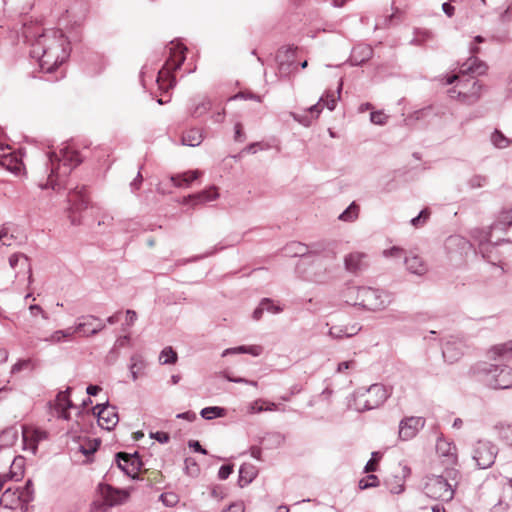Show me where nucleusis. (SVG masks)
Masks as SVG:
<instances>
[{
	"label": "nucleus",
	"instance_id": "nucleus-1",
	"mask_svg": "<svg viewBox=\"0 0 512 512\" xmlns=\"http://www.w3.org/2000/svg\"><path fill=\"white\" fill-rule=\"evenodd\" d=\"M22 33L31 43V57L38 60L45 73H53L70 55V43L60 29L43 30L23 22Z\"/></svg>",
	"mask_w": 512,
	"mask_h": 512
},
{
	"label": "nucleus",
	"instance_id": "nucleus-2",
	"mask_svg": "<svg viewBox=\"0 0 512 512\" xmlns=\"http://www.w3.org/2000/svg\"><path fill=\"white\" fill-rule=\"evenodd\" d=\"M308 258L300 260L297 269L305 274V278L315 283L328 281L336 267V253L323 244H314Z\"/></svg>",
	"mask_w": 512,
	"mask_h": 512
},
{
	"label": "nucleus",
	"instance_id": "nucleus-3",
	"mask_svg": "<svg viewBox=\"0 0 512 512\" xmlns=\"http://www.w3.org/2000/svg\"><path fill=\"white\" fill-rule=\"evenodd\" d=\"M83 162V158L78 151L70 146H64L59 153L49 152L47 154V170H49L48 179L45 183H40L41 189L51 187L53 190L60 188L64 180L70 175L72 170Z\"/></svg>",
	"mask_w": 512,
	"mask_h": 512
},
{
	"label": "nucleus",
	"instance_id": "nucleus-4",
	"mask_svg": "<svg viewBox=\"0 0 512 512\" xmlns=\"http://www.w3.org/2000/svg\"><path fill=\"white\" fill-rule=\"evenodd\" d=\"M187 48L181 43L171 41L165 48V52L169 54L162 68L158 71L156 83L160 90L167 93L176 85L174 72L178 70L186 59Z\"/></svg>",
	"mask_w": 512,
	"mask_h": 512
},
{
	"label": "nucleus",
	"instance_id": "nucleus-5",
	"mask_svg": "<svg viewBox=\"0 0 512 512\" xmlns=\"http://www.w3.org/2000/svg\"><path fill=\"white\" fill-rule=\"evenodd\" d=\"M350 293L355 294V303L358 304L359 307L369 311L384 309L392 301L391 294L372 287L353 286L350 289Z\"/></svg>",
	"mask_w": 512,
	"mask_h": 512
},
{
	"label": "nucleus",
	"instance_id": "nucleus-6",
	"mask_svg": "<svg viewBox=\"0 0 512 512\" xmlns=\"http://www.w3.org/2000/svg\"><path fill=\"white\" fill-rule=\"evenodd\" d=\"M475 370L483 375L487 384L494 389L512 387V368L508 365L482 362L476 365Z\"/></svg>",
	"mask_w": 512,
	"mask_h": 512
},
{
	"label": "nucleus",
	"instance_id": "nucleus-7",
	"mask_svg": "<svg viewBox=\"0 0 512 512\" xmlns=\"http://www.w3.org/2000/svg\"><path fill=\"white\" fill-rule=\"evenodd\" d=\"M389 397L387 388L380 383L372 384L367 389L360 388L355 393L354 409L365 412L380 407Z\"/></svg>",
	"mask_w": 512,
	"mask_h": 512
},
{
	"label": "nucleus",
	"instance_id": "nucleus-8",
	"mask_svg": "<svg viewBox=\"0 0 512 512\" xmlns=\"http://www.w3.org/2000/svg\"><path fill=\"white\" fill-rule=\"evenodd\" d=\"M134 488H116L112 485L100 483L98 492L100 499L93 502L94 509L100 512H107L116 505L125 503L130 497Z\"/></svg>",
	"mask_w": 512,
	"mask_h": 512
},
{
	"label": "nucleus",
	"instance_id": "nucleus-9",
	"mask_svg": "<svg viewBox=\"0 0 512 512\" xmlns=\"http://www.w3.org/2000/svg\"><path fill=\"white\" fill-rule=\"evenodd\" d=\"M453 470L446 471L445 475H432L427 478L424 486L425 494L435 500L450 501L454 497L453 484L448 481V476Z\"/></svg>",
	"mask_w": 512,
	"mask_h": 512
},
{
	"label": "nucleus",
	"instance_id": "nucleus-10",
	"mask_svg": "<svg viewBox=\"0 0 512 512\" xmlns=\"http://www.w3.org/2000/svg\"><path fill=\"white\" fill-rule=\"evenodd\" d=\"M457 100L465 105H473L479 101L483 85L472 76L466 80H459L457 83Z\"/></svg>",
	"mask_w": 512,
	"mask_h": 512
},
{
	"label": "nucleus",
	"instance_id": "nucleus-11",
	"mask_svg": "<svg viewBox=\"0 0 512 512\" xmlns=\"http://www.w3.org/2000/svg\"><path fill=\"white\" fill-rule=\"evenodd\" d=\"M497 447L490 441L479 440L473 448V459L480 469L491 467L497 455Z\"/></svg>",
	"mask_w": 512,
	"mask_h": 512
},
{
	"label": "nucleus",
	"instance_id": "nucleus-12",
	"mask_svg": "<svg viewBox=\"0 0 512 512\" xmlns=\"http://www.w3.org/2000/svg\"><path fill=\"white\" fill-rule=\"evenodd\" d=\"M115 461L118 468L123 471L131 479H139L138 472L143 466V462L138 452L128 454L126 452H118L115 454Z\"/></svg>",
	"mask_w": 512,
	"mask_h": 512
},
{
	"label": "nucleus",
	"instance_id": "nucleus-13",
	"mask_svg": "<svg viewBox=\"0 0 512 512\" xmlns=\"http://www.w3.org/2000/svg\"><path fill=\"white\" fill-rule=\"evenodd\" d=\"M473 237L478 241V252L484 259L489 262H493L495 257L493 256V250L499 244H496V240L493 241L494 232L492 229L489 230H476Z\"/></svg>",
	"mask_w": 512,
	"mask_h": 512
},
{
	"label": "nucleus",
	"instance_id": "nucleus-14",
	"mask_svg": "<svg viewBox=\"0 0 512 512\" xmlns=\"http://www.w3.org/2000/svg\"><path fill=\"white\" fill-rule=\"evenodd\" d=\"M72 387H67L64 391H59L54 401L49 402L50 408L54 409L58 418L63 420L70 419L69 409L75 408L74 403L70 399Z\"/></svg>",
	"mask_w": 512,
	"mask_h": 512
},
{
	"label": "nucleus",
	"instance_id": "nucleus-15",
	"mask_svg": "<svg viewBox=\"0 0 512 512\" xmlns=\"http://www.w3.org/2000/svg\"><path fill=\"white\" fill-rule=\"evenodd\" d=\"M465 343L462 338L449 336L442 346V355L446 362L452 364L458 361L465 350Z\"/></svg>",
	"mask_w": 512,
	"mask_h": 512
},
{
	"label": "nucleus",
	"instance_id": "nucleus-16",
	"mask_svg": "<svg viewBox=\"0 0 512 512\" xmlns=\"http://www.w3.org/2000/svg\"><path fill=\"white\" fill-rule=\"evenodd\" d=\"M342 90V83H339L336 94L333 91H326L318 100V102L310 106L307 110L310 116L314 119L318 118L323 107H327L330 111H333L336 107L337 100L340 99V93Z\"/></svg>",
	"mask_w": 512,
	"mask_h": 512
},
{
	"label": "nucleus",
	"instance_id": "nucleus-17",
	"mask_svg": "<svg viewBox=\"0 0 512 512\" xmlns=\"http://www.w3.org/2000/svg\"><path fill=\"white\" fill-rule=\"evenodd\" d=\"M0 506L6 509L15 510L20 508L23 512L27 510V504L20 493V487L9 486L5 488L0 498Z\"/></svg>",
	"mask_w": 512,
	"mask_h": 512
},
{
	"label": "nucleus",
	"instance_id": "nucleus-18",
	"mask_svg": "<svg viewBox=\"0 0 512 512\" xmlns=\"http://www.w3.org/2000/svg\"><path fill=\"white\" fill-rule=\"evenodd\" d=\"M425 422L423 417L410 416L403 418L399 423V438L403 441L414 438L424 427Z\"/></svg>",
	"mask_w": 512,
	"mask_h": 512
},
{
	"label": "nucleus",
	"instance_id": "nucleus-19",
	"mask_svg": "<svg viewBox=\"0 0 512 512\" xmlns=\"http://www.w3.org/2000/svg\"><path fill=\"white\" fill-rule=\"evenodd\" d=\"M490 228L494 234L501 232L503 237H496V244L512 243V210L503 213L498 221L493 223Z\"/></svg>",
	"mask_w": 512,
	"mask_h": 512
},
{
	"label": "nucleus",
	"instance_id": "nucleus-20",
	"mask_svg": "<svg viewBox=\"0 0 512 512\" xmlns=\"http://www.w3.org/2000/svg\"><path fill=\"white\" fill-rule=\"evenodd\" d=\"M480 48L477 46H471L470 52L473 54L460 69V74L462 76L466 75H483L486 73L488 66L485 62L478 59L475 55L478 54Z\"/></svg>",
	"mask_w": 512,
	"mask_h": 512
},
{
	"label": "nucleus",
	"instance_id": "nucleus-21",
	"mask_svg": "<svg viewBox=\"0 0 512 512\" xmlns=\"http://www.w3.org/2000/svg\"><path fill=\"white\" fill-rule=\"evenodd\" d=\"M219 198L218 188L215 185H211L208 188H205L199 192L189 194L183 197V204L198 205L205 204L211 201H214Z\"/></svg>",
	"mask_w": 512,
	"mask_h": 512
},
{
	"label": "nucleus",
	"instance_id": "nucleus-22",
	"mask_svg": "<svg viewBox=\"0 0 512 512\" xmlns=\"http://www.w3.org/2000/svg\"><path fill=\"white\" fill-rule=\"evenodd\" d=\"M47 436V432L40 429H34L31 431L23 429L22 440L24 450H31L32 453L35 454L37 452L39 442L47 439Z\"/></svg>",
	"mask_w": 512,
	"mask_h": 512
},
{
	"label": "nucleus",
	"instance_id": "nucleus-23",
	"mask_svg": "<svg viewBox=\"0 0 512 512\" xmlns=\"http://www.w3.org/2000/svg\"><path fill=\"white\" fill-rule=\"evenodd\" d=\"M490 360L508 362L512 359V340L493 346L487 353Z\"/></svg>",
	"mask_w": 512,
	"mask_h": 512
},
{
	"label": "nucleus",
	"instance_id": "nucleus-24",
	"mask_svg": "<svg viewBox=\"0 0 512 512\" xmlns=\"http://www.w3.org/2000/svg\"><path fill=\"white\" fill-rule=\"evenodd\" d=\"M367 258V255L365 253L361 252H352L345 256L344 258V265L345 269L350 273H358L366 268L367 263L365 262V259Z\"/></svg>",
	"mask_w": 512,
	"mask_h": 512
},
{
	"label": "nucleus",
	"instance_id": "nucleus-25",
	"mask_svg": "<svg viewBox=\"0 0 512 512\" xmlns=\"http://www.w3.org/2000/svg\"><path fill=\"white\" fill-rule=\"evenodd\" d=\"M68 200L71 204L70 209L74 211H80L88 207V197L86 194L85 187H76L69 192Z\"/></svg>",
	"mask_w": 512,
	"mask_h": 512
},
{
	"label": "nucleus",
	"instance_id": "nucleus-26",
	"mask_svg": "<svg viewBox=\"0 0 512 512\" xmlns=\"http://www.w3.org/2000/svg\"><path fill=\"white\" fill-rule=\"evenodd\" d=\"M199 170H189L183 173L171 175L169 180L174 187L177 188H188L191 184L201 176Z\"/></svg>",
	"mask_w": 512,
	"mask_h": 512
},
{
	"label": "nucleus",
	"instance_id": "nucleus-27",
	"mask_svg": "<svg viewBox=\"0 0 512 512\" xmlns=\"http://www.w3.org/2000/svg\"><path fill=\"white\" fill-rule=\"evenodd\" d=\"M373 54V50L368 45H358L352 49L350 63L352 66H361L368 61Z\"/></svg>",
	"mask_w": 512,
	"mask_h": 512
},
{
	"label": "nucleus",
	"instance_id": "nucleus-28",
	"mask_svg": "<svg viewBox=\"0 0 512 512\" xmlns=\"http://www.w3.org/2000/svg\"><path fill=\"white\" fill-rule=\"evenodd\" d=\"M297 47L289 46L280 50L277 59L279 60L280 71H286L290 66L295 64Z\"/></svg>",
	"mask_w": 512,
	"mask_h": 512
},
{
	"label": "nucleus",
	"instance_id": "nucleus-29",
	"mask_svg": "<svg viewBox=\"0 0 512 512\" xmlns=\"http://www.w3.org/2000/svg\"><path fill=\"white\" fill-rule=\"evenodd\" d=\"M257 468L250 463H243L239 469L238 484L240 487L249 485L257 476Z\"/></svg>",
	"mask_w": 512,
	"mask_h": 512
},
{
	"label": "nucleus",
	"instance_id": "nucleus-30",
	"mask_svg": "<svg viewBox=\"0 0 512 512\" xmlns=\"http://www.w3.org/2000/svg\"><path fill=\"white\" fill-rule=\"evenodd\" d=\"M203 132L199 128H191L183 132L181 144L189 147L199 146L203 142Z\"/></svg>",
	"mask_w": 512,
	"mask_h": 512
},
{
	"label": "nucleus",
	"instance_id": "nucleus-31",
	"mask_svg": "<svg viewBox=\"0 0 512 512\" xmlns=\"http://www.w3.org/2000/svg\"><path fill=\"white\" fill-rule=\"evenodd\" d=\"M98 424L108 431L112 430L118 423L119 417L115 406L106 410L105 415L97 416Z\"/></svg>",
	"mask_w": 512,
	"mask_h": 512
},
{
	"label": "nucleus",
	"instance_id": "nucleus-32",
	"mask_svg": "<svg viewBox=\"0 0 512 512\" xmlns=\"http://www.w3.org/2000/svg\"><path fill=\"white\" fill-rule=\"evenodd\" d=\"M312 250V246L309 247L301 242H291L285 247V253L291 257H300V260L308 258Z\"/></svg>",
	"mask_w": 512,
	"mask_h": 512
},
{
	"label": "nucleus",
	"instance_id": "nucleus-33",
	"mask_svg": "<svg viewBox=\"0 0 512 512\" xmlns=\"http://www.w3.org/2000/svg\"><path fill=\"white\" fill-rule=\"evenodd\" d=\"M211 107V101L206 97L199 102H197L196 99H192L189 105L190 116L193 118H199L207 113Z\"/></svg>",
	"mask_w": 512,
	"mask_h": 512
},
{
	"label": "nucleus",
	"instance_id": "nucleus-34",
	"mask_svg": "<svg viewBox=\"0 0 512 512\" xmlns=\"http://www.w3.org/2000/svg\"><path fill=\"white\" fill-rule=\"evenodd\" d=\"M19 431L15 426L5 428L0 433V447L7 448L15 444L18 439Z\"/></svg>",
	"mask_w": 512,
	"mask_h": 512
},
{
	"label": "nucleus",
	"instance_id": "nucleus-35",
	"mask_svg": "<svg viewBox=\"0 0 512 512\" xmlns=\"http://www.w3.org/2000/svg\"><path fill=\"white\" fill-rule=\"evenodd\" d=\"M94 320H99V317L94 315H82L78 318L77 329H79V333L84 337H91L92 334H89V331L94 326Z\"/></svg>",
	"mask_w": 512,
	"mask_h": 512
},
{
	"label": "nucleus",
	"instance_id": "nucleus-36",
	"mask_svg": "<svg viewBox=\"0 0 512 512\" xmlns=\"http://www.w3.org/2000/svg\"><path fill=\"white\" fill-rule=\"evenodd\" d=\"M9 264L10 266L15 269L18 265H20L22 268H25L28 270V280H29V283L32 282V271H31V265H30V261H29V258L24 255V254H12L10 257H9Z\"/></svg>",
	"mask_w": 512,
	"mask_h": 512
},
{
	"label": "nucleus",
	"instance_id": "nucleus-37",
	"mask_svg": "<svg viewBox=\"0 0 512 512\" xmlns=\"http://www.w3.org/2000/svg\"><path fill=\"white\" fill-rule=\"evenodd\" d=\"M458 248L460 253L466 252L468 249H470L471 244L470 242L465 239L464 237H461L459 235H453L450 236L446 241V248L451 251L453 248Z\"/></svg>",
	"mask_w": 512,
	"mask_h": 512
},
{
	"label": "nucleus",
	"instance_id": "nucleus-38",
	"mask_svg": "<svg viewBox=\"0 0 512 512\" xmlns=\"http://www.w3.org/2000/svg\"><path fill=\"white\" fill-rule=\"evenodd\" d=\"M227 410L224 407L209 406L200 411V415L205 420H212L226 416Z\"/></svg>",
	"mask_w": 512,
	"mask_h": 512
},
{
	"label": "nucleus",
	"instance_id": "nucleus-39",
	"mask_svg": "<svg viewBox=\"0 0 512 512\" xmlns=\"http://www.w3.org/2000/svg\"><path fill=\"white\" fill-rule=\"evenodd\" d=\"M145 368V362L139 355H133L130 359L129 370L132 376V379L136 381L139 377V374Z\"/></svg>",
	"mask_w": 512,
	"mask_h": 512
},
{
	"label": "nucleus",
	"instance_id": "nucleus-40",
	"mask_svg": "<svg viewBox=\"0 0 512 512\" xmlns=\"http://www.w3.org/2000/svg\"><path fill=\"white\" fill-rule=\"evenodd\" d=\"M22 462H23L22 458H20V464L19 465L17 464L16 460H14V462L12 464V468L13 467H18L19 469H21L22 468ZM22 476H23V471L22 470H20V472L10 470L9 474H5V475H1L0 474V492L4 489L5 483L9 479H14L16 481H19Z\"/></svg>",
	"mask_w": 512,
	"mask_h": 512
},
{
	"label": "nucleus",
	"instance_id": "nucleus-41",
	"mask_svg": "<svg viewBox=\"0 0 512 512\" xmlns=\"http://www.w3.org/2000/svg\"><path fill=\"white\" fill-rule=\"evenodd\" d=\"M490 141L494 147L498 149H503L508 147L511 144V140L507 138L500 130L495 129L491 136Z\"/></svg>",
	"mask_w": 512,
	"mask_h": 512
},
{
	"label": "nucleus",
	"instance_id": "nucleus-42",
	"mask_svg": "<svg viewBox=\"0 0 512 512\" xmlns=\"http://www.w3.org/2000/svg\"><path fill=\"white\" fill-rule=\"evenodd\" d=\"M407 269L414 274L422 275L426 268L422 263L421 259L418 256H413L411 258H406L405 260Z\"/></svg>",
	"mask_w": 512,
	"mask_h": 512
},
{
	"label": "nucleus",
	"instance_id": "nucleus-43",
	"mask_svg": "<svg viewBox=\"0 0 512 512\" xmlns=\"http://www.w3.org/2000/svg\"><path fill=\"white\" fill-rule=\"evenodd\" d=\"M437 452L442 456L455 457L456 447L452 443L439 439L436 444Z\"/></svg>",
	"mask_w": 512,
	"mask_h": 512
},
{
	"label": "nucleus",
	"instance_id": "nucleus-44",
	"mask_svg": "<svg viewBox=\"0 0 512 512\" xmlns=\"http://www.w3.org/2000/svg\"><path fill=\"white\" fill-rule=\"evenodd\" d=\"M177 359L178 356L176 351L170 346L165 347L159 355V361L163 365L174 364L176 363Z\"/></svg>",
	"mask_w": 512,
	"mask_h": 512
},
{
	"label": "nucleus",
	"instance_id": "nucleus-45",
	"mask_svg": "<svg viewBox=\"0 0 512 512\" xmlns=\"http://www.w3.org/2000/svg\"><path fill=\"white\" fill-rule=\"evenodd\" d=\"M359 206L352 202L340 215L339 219L342 221L351 222L358 217Z\"/></svg>",
	"mask_w": 512,
	"mask_h": 512
},
{
	"label": "nucleus",
	"instance_id": "nucleus-46",
	"mask_svg": "<svg viewBox=\"0 0 512 512\" xmlns=\"http://www.w3.org/2000/svg\"><path fill=\"white\" fill-rule=\"evenodd\" d=\"M20 493L22 498L24 499V503L28 505L29 502L33 500L34 497V489L33 482L31 479H28L23 487H20Z\"/></svg>",
	"mask_w": 512,
	"mask_h": 512
},
{
	"label": "nucleus",
	"instance_id": "nucleus-47",
	"mask_svg": "<svg viewBox=\"0 0 512 512\" xmlns=\"http://www.w3.org/2000/svg\"><path fill=\"white\" fill-rule=\"evenodd\" d=\"M10 146L4 142L3 131L0 128V166L6 165V160L10 158Z\"/></svg>",
	"mask_w": 512,
	"mask_h": 512
},
{
	"label": "nucleus",
	"instance_id": "nucleus-48",
	"mask_svg": "<svg viewBox=\"0 0 512 512\" xmlns=\"http://www.w3.org/2000/svg\"><path fill=\"white\" fill-rule=\"evenodd\" d=\"M379 486V479L376 475L370 474L359 481V488L365 490Z\"/></svg>",
	"mask_w": 512,
	"mask_h": 512
},
{
	"label": "nucleus",
	"instance_id": "nucleus-49",
	"mask_svg": "<svg viewBox=\"0 0 512 512\" xmlns=\"http://www.w3.org/2000/svg\"><path fill=\"white\" fill-rule=\"evenodd\" d=\"M260 304L261 309L272 314L280 313L283 310L279 305L275 304V302L270 298H263Z\"/></svg>",
	"mask_w": 512,
	"mask_h": 512
},
{
	"label": "nucleus",
	"instance_id": "nucleus-50",
	"mask_svg": "<svg viewBox=\"0 0 512 512\" xmlns=\"http://www.w3.org/2000/svg\"><path fill=\"white\" fill-rule=\"evenodd\" d=\"M487 183H488V179L486 176H483V175H473L468 180V186L471 189L482 188V187L486 186Z\"/></svg>",
	"mask_w": 512,
	"mask_h": 512
},
{
	"label": "nucleus",
	"instance_id": "nucleus-51",
	"mask_svg": "<svg viewBox=\"0 0 512 512\" xmlns=\"http://www.w3.org/2000/svg\"><path fill=\"white\" fill-rule=\"evenodd\" d=\"M283 441L284 437L280 433H269L263 438L262 443L266 445V443L269 442L271 447H278Z\"/></svg>",
	"mask_w": 512,
	"mask_h": 512
},
{
	"label": "nucleus",
	"instance_id": "nucleus-52",
	"mask_svg": "<svg viewBox=\"0 0 512 512\" xmlns=\"http://www.w3.org/2000/svg\"><path fill=\"white\" fill-rule=\"evenodd\" d=\"M185 472L187 475L196 477L199 474V466L196 461L192 458H186L185 461Z\"/></svg>",
	"mask_w": 512,
	"mask_h": 512
},
{
	"label": "nucleus",
	"instance_id": "nucleus-53",
	"mask_svg": "<svg viewBox=\"0 0 512 512\" xmlns=\"http://www.w3.org/2000/svg\"><path fill=\"white\" fill-rule=\"evenodd\" d=\"M380 458H381L380 452H373L371 459L366 463V465L364 467V472L369 473V472L376 471L377 466H378V461L380 460Z\"/></svg>",
	"mask_w": 512,
	"mask_h": 512
},
{
	"label": "nucleus",
	"instance_id": "nucleus-54",
	"mask_svg": "<svg viewBox=\"0 0 512 512\" xmlns=\"http://www.w3.org/2000/svg\"><path fill=\"white\" fill-rule=\"evenodd\" d=\"M429 215L430 211L427 208H425L421 210L416 217H413L410 222L415 227L423 225L428 220Z\"/></svg>",
	"mask_w": 512,
	"mask_h": 512
},
{
	"label": "nucleus",
	"instance_id": "nucleus-55",
	"mask_svg": "<svg viewBox=\"0 0 512 512\" xmlns=\"http://www.w3.org/2000/svg\"><path fill=\"white\" fill-rule=\"evenodd\" d=\"M160 499L167 507H173L178 503V496L175 493H162Z\"/></svg>",
	"mask_w": 512,
	"mask_h": 512
},
{
	"label": "nucleus",
	"instance_id": "nucleus-56",
	"mask_svg": "<svg viewBox=\"0 0 512 512\" xmlns=\"http://www.w3.org/2000/svg\"><path fill=\"white\" fill-rule=\"evenodd\" d=\"M292 116L295 121L301 123L304 126H310L312 121L314 120L313 116H310L307 111H305L303 114L298 113H292Z\"/></svg>",
	"mask_w": 512,
	"mask_h": 512
},
{
	"label": "nucleus",
	"instance_id": "nucleus-57",
	"mask_svg": "<svg viewBox=\"0 0 512 512\" xmlns=\"http://www.w3.org/2000/svg\"><path fill=\"white\" fill-rule=\"evenodd\" d=\"M346 325L345 326H332L329 329V335L334 339L346 338Z\"/></svg>",
	"mask_w": 512,
	"mask_h": 512
},
{
	"label": "nucleus",
	"instance_id": "nucleus-58",
	"mask_svg": "<svg viewBox=\"0 0 512 512\" xmlns=\"http://www.w3.org/2000/svg\"><path fill=\"white\" fill-rule=\"evenodd\" d=\"M370 121L376 125H385L387 116L382 111H373L370 114Z\"/></svg>",
	"mask_w": 512,
	"mask_h": 512
},
{
	"label": "nucleus",
	"instance_id": "nucleus-59",
	"mask_svg": "<svg viewBox=\"0 0 512 512\" xmlns=\"http://www.w3.org/2000/svg\"><path fill=\"white\" fill-rule=\"evenodd\" d=\"M225 378H226L229 382H233V383L248 384V385H252V386H257V385H258V382H257V381H254V380H248V379L243 378V377H236V376H232V375H230V374H226V375H225Z\"/></svg>",
	"mask_w": 512,
	"mask_h": 512
},
{
	"label": "nucleus",
	"instance_id": "nucleus-60",
	"mask_svg": "<svg viewBox=\"0 0 512 512\" xmlns=\"http://www.w3.org/2000/svg\"><path fill=\"white\" fill-rule=\"evenodd\" d=\"M150 437L152 439L158 441L161 444H166L170 440L169 434L167 432H163V431L151 432Z\"/></svg>",
	"mask_w": 512,
	"mask_h": 512
},
{
	"label": "nucleus",
	"instance_id": "nucleus-61",
	"mask_svg": "<svg viewBox=\"0 0 512 512\" xmlns=\"http://www.w3.org/2000/svg\"><path fill=\"white\" fill-rule=\"evenodd\" d=\"M233 472V465L224 464L219 468L218 478L220 480H226Z\"/></svg>",
	"mask_w": 512,
	"mask_h": 512
},
{
	"label": "nucleus",
	"instance_id": "nucleus-62",
	"mask_svg": "<svg viewBox=\"0 0 512 512\" xmlns=\"http://www.w3.org/2000/svg\"><path fill=\"white\" fill-rule=\"evenodd\" d=\"M245 140H246V135L243 131V126L240 122H237L234 126V141L244 142Z\"/></svg>",
	"mask_w": 512,
	"mask_h": 512
},
{
	"label": "nucleus",
	"instance_id": "nucleus-63",
	"mask_svg": "<svg viewBox=\"0 0 512 512\" xmlns=\"http://www.w3.org/2000/svg\"><path fill=\"white\" fill-rule=\"evenodd\" d=\"M65 340V334L61 330H57L53 332L48 338H45V341L57 344L61 343Z\"/></svg>",
	"mask_w": 512,
	"mask_h": 512
},
{
	"label": "nucleus",
	"instance_id": "nucleus-64",
	"mask_svg": "<svg viewBox=\"0 0 512 512\" xmlns=\"http://www.w3.org/2000/svg\"><path fill=\"white\" fill-rule=\"evenodd\" d=\"M111 407L112 406L109 404V402L106 401L105 403L97 404L96 406H94L92 408V412L96 417L100 415H105L106 410H108Z\"/></svg>",
	"mask_w": 512,
	"mask_h": 512
}]
</instances>
